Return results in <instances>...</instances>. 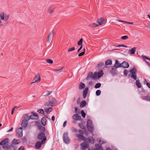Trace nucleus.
<instances>
[{
	"label": "nucleus",
	"mask_w": 150,
	"mask_h": 150,
	"mask_svg": "<svg viewBox=\"0 0 150 150\" xmlns=\"http://www.w3.org/2000/svg\"><path fill=\"white\" fill-rule=\"evenodd\" d=\"M8 139L5 138L4 140L1 141L0 143V145L3 146V148L6 150H8L10 149V147L8 145Z\"/></svg>",
	"instance_id": "nucleus-1"
},
{
	"label": "nucleus",
	"mask_w": 150,
	"mask_h": 150,
	"mask_svg": "<svg viewBox=\"0 0 150 150\" xmlns=\"http://www.w3.org/2000/svg\"><path fill=\"white\" fill-rule=\"evenodd\" d=\"M0 17L1 20L6 22V24L8 23V21L10 18V16L8 14L2 12L0 13Z\"/></svg>",
	"instance_id": "nucleus-2"
},
{
	"label": "nucleus",
	"mask_w": 150,
	"mask_h": 150,
	"mask_svg": "<svg viewBox=\"0 0 150 150\" xmlns=\"http://www.w3.org/2000/svg\"><path fill=\"white\" fill-rule=\"evenodd\" d=\"M87 127L88 131L91 133H92L94 131V126L92 123V121L88 120L87 121Z\"/></svg>",
	"instance_id": "nucleus-3"
},
{
	"label": "nucleus",
	"mask_w": 150,
	"mask_h": 150,
	"mask_svg": "<svg viewBox=\"0 0 150 150\" xmlns=\"http://www.w3.org/2000/svg\"><path fill=\"white\" fill-rule=\"evenodd\" d=\"M56 101L55 99L53 98H52L49 99L48 101L45 103V105L54 106L56 105Z\"/></svg>",
	"instance_id": "nucleus-4"
},
{
	"label": "nucleus",
	"mask_w": 150,
	"mask_h": 150,
	"mask_svg": "<svg viewBox=\"0 0 150 150\" xmlns=\"http://www.w3.org/2000/svg\"><path fill=\"white\" fill-rule=\"evenodd\" d=\"M130 72L131 74V77L135 80H136L137 76L136 74L137 70L135 68H133L130 71Z\"/></svg>",
	"instance_id": "nucleus-5"
},
{
	"label": "nucleus",
	"mask_w": 150,
	"mask_h": 150,
	"mask_svg": "<svg viewBox=\"0 0 150 150\" xmlns=\"http://www.w3.org/2000/svg\"><path fill=\"white\" fill-rule=\"evenodd\" d=\"M63 140L66 144L69 143L70 139L68 137V132H65L64 133L63 136Z\"/></svg>",
	"instance_id": "nucleus-6"
},
{
	"label": "nucleus",
	"mask_w": 150,
	"mask_h": 150,
	"mask_svg": "<svg viewBox=\"0 0 150 150\" xmlns=\"http://www.w3.org/2000/svg\"><path fill=\"white\" fill-rule=\"evenodd\" d=\"M80 146L81 149L82 150H84L89 148V145L87 142H83L80 144Z\"/></svg>",
	"instance_id": "nucleus-7"
},
{
	"label": "nucleus",
	"mask_w": 150,
	"mask_h": 150,
	"mask_svg": "<svg viewBox=\"0 0 150 150\" xmlns=\"http://www.w3.org/2000/svg\"><path fill=\"white\" fill-rule=\"evenodd\" d=\"M54 34V30H52L50 33L48 35L47 40V42L48 43L50 42L51 39L53 37Z\"/></svg>",
	"instance_id": "nucleus-8"
},
{
	"label": "nucleus",
	"mask_w": 150,
	"mask_h": 150,
	"mask_svg": "<svg viewBox=\"0 0 150 150\" xmlns=\"http://www.w3.org/2000/svg\"><path fill=\"white\" fill-rule=\"evenodd\" d=\"M40 76L38 73L36 75L35 77L32 80V82L31 83V84L36 82H39L40 81Z\"/></svg>",
	"instance_id": "nucleus-9"
},
{
	"label": "nucleus",
	"mask_w": 150,
	"mask_h": 150,
	"mask_svg": "<svg viewBox=\"0 0 150 150\" xmlns=\"http://www.w3.org/2000/svg\"><path fill=\"white\" fill-rule=\"evenodd\" d=\"M76 136L79 139L84 141H86V139L85 137L83 135L79 134H76Z\"/></svg>",
	"instance_id": "nucleus-10"
},
{
	"label": "nucleus",
	"mask_w": 150,
	"mask_h": 150,
	"mask_svg": "<svg viewBox=\"0 0 150 150\" xmlns=\"http://www.w3.org/2000/svg\"><path fill=\"white\" fill-rule=\"evenodd\" d=\"M16 133L18 134L19 137H21L23 136L22 128L20 127L16 131Z\"/></svg>",
	"instance_id": "nucleus-11"
},
{
	"label": "nucleus",
	"mask_w": 150,
	"mask_h": 150,
	"mask_svg": "<svg viewBox=\"0 0 150 150\" xmlns=\"http://www.w3.org/2000/svg\"><path fill=\"white\" fill-rule=\"evenodd\" d=\"M47 12L49 13L52 14L54 12V8L52 6H50L48 8Z\"/></svg>",
	"instance_id": "nucleus-12"
},
{
	"label": "nucleus",
	"mask_w": 150,
	"mask_h": 150,
	"mask_svg": "<svg viewBox=\"0 0 150 150\" xmlns=\"http://www.w3.org/2000/svg\"><path fill=\"white\" fill-rule=\"evenodd\" d=\"M129 67V64L127 62H126L125 61H123L121 63V67H122L123 68H128Z\"/></svg>",
	"instance_id": "nucleus-13"
},
{
	"label": "nucleus",
	"mask_w": 150,
	"mask_h": 150,
	"mask_svg": "<svg viewBox=\"0 0 150 150\" xmlns=\"http://www.w3.org/2000/svg\"><path fill=\"white\" fill-rule=\"evenodd\" d=\"M81 118V117L79 115L77 114H74L72 116L73 119L76 120H80Z\"/></svg>",
	"instance_id": "nucleus-14"
},
{
	"label": "nucleus",
	"mask_w": 150,
	"mask_h": 150,
	"mask_svg": "<svg viewBox=\"0 0 150 150\" xmlns=\"http://www.w3.org/2000/svg\"><path fill=\"white\" fill-rule=\"evenodd\" d=\"M121 64L119 63V62L118 60H116L115 61V63L114 65V67L116 69L121 67Z\"/></svg>",
	"instance_id": "nucleus-15"
},
{
	"label": "nucleus",
	"mask_w": 150,
	"mask_h": 150,
	"mask_svg": "<svg viewBox=\"0 0 150 150\" xmlns=\"http://www.w3.org/2000/svg\"><path fill=\"white\" fill-rule=\"evenodd\" d=\"M20 142L19 140H17L16 139H14L12 141V144H11V146L13 147V144H18L20 143Z\"/></svg>",
	"instance_id": "nucleus-16"
},
{
	"label": "nucleus",
	"mask_w": 150,
	"mask_h": 150,
	"mask_svg": "<svg viewBox=\"0 0 150 150\" xmlns=\"http://www.w3.org/2000/svg\"><path fill=\"white\" fill-rule=\"evenodd\" d=\"M45 137V134L43 132H40L38 134V138L39 140H41Z\"/></svg>",
	"instance_id": "nucleus-17"
},
{
	"label": "nucleus",
	"mask_w": 150,
	"mask_h": 150,
	"mask_svg": "<svg viewBox=\"0 0 150 150\" xmlns=\"http://www.w3.org/2000/svg\"><path fill=\"white\" fill-rule=\"evenodd\" d=\"M88 91V87H86L83 91V96L84 98H86Z\"/></svg>",
	"instance_id": "nucleus-18"
},
{
	"label": "nucleus",
	"mask_w": 150,
	"mask_h": 150,
	"mask_svg": "<svg viewBox=\"0 0 150 150\" xmlns=\"http://www.w3.org/2000/svg\"><path fill=\"white\" fill-rule=\"evenodd\" d=\"M28 122L27 121L23 120L21 123V126L23 127H26L28 125Z\"/></svg>",
	"instance_id": "nucleus-19"
},
{
	"label": "nucleus",
	"mask_w": 150,
	"mask_h": 150,
	"mask_svg": "<svg viewBox=\"0 0 150 150\" xmlns=\"http://www.w3.org/2000/svg\"><path fill=\"white\" fill-rule=\"evenodd\" d=\"M30 118L32 119H38L39 116L37 114L35 113L30 115Z\"/></svg>",
	"instance_id": "nucleus-20"
},
{
	"label": "nucleus",
	"mask_w": 150,
	"mask_h": 150,
	"mask_svg": "<svg viewBox=\"0 0 150 150\" xmlns=\"http://www.w3.org/2000/svg\"><path fill=\"white\" fill-rule=\"evenodd\" d=\"M104 21V19L103 18H101L98 20L97 21V23L98 25H101L103 24V22Z\"/></svg>",
	"instance_id": "nucleus-21"
},
{
	"label": "nucleus",
	"mask_w": 150,
	"mask_h": 150,
	"mask_svg": "<svg viewBox=\"0 0 150 150\" xmlns=\"http://www.w3.org/2000/svg\"><path fill=\"white\" fill-rule=\"evenodd\" d=\"M110 73L112 76L116 75L117 74V70L116 68L112 67V70L110 71Z\"/></svg>",
	"instance_id": "nucleus-22"
},
{
	"label": "nucleus",
	"mask_w": 150,
	"mask_h": 150,
	"mask_svg": "<svg viewBox=\"0 0 150 150\" xmlns=\"http://www.w3.org/2000/svg\"><path fill=\"white\" fill-rule=\"evenodd\" d=\"M35 147L37 149H40L42 146V144L40 141L37 142L35 144Z\"/></svg>",
	"instance_id": "nucleus-23"
},
{
	"label": "nucleus",
	"mask_w": 150,
	"mask_h": 150,
	"mask_svg": "<svg viewBox=\"0 0 150 150\" xmlns=\"http://www.w3.org/2000/svg\"><path fill=\"white\" fill-rule=\"evenodd\" d=\"M142 99L148 101H150V96L148 95L141 97Z\"/></svg>",
	"instance_id": "nucleus-24"
},
{
	"label": "nucleus",
	"mask_w": 150,
	"mask_h": 150,
	"mask_svg": "<svg viewBox=\"0 0 150 150\" xmlns=\"http://www.w3.org/2000/svg\"><path fill=\"white\" fill-rule=\"evenodd\" d=\"M85 85L82 82H80L79 86V88L80 90H81L85 88Z\"/></svg>",
	"instance_id": "nucleus-25"
},
{
	"label": "nucleus",
	"mask_w": 150,
	"mask_h": 150,
	"mask_svg": "<svg viewBox=\"0 0 150 150\" xmlns=\"http://www.w3.org/2000/svg\"><path fill=\"white\" fill-rule=\"evenodd\" d=\"M136 49V47H134L129 51V53L131 54H134L135 52Z\"/></svg>",
	"instance_id": "nucleus-26"
},
{
	"label": "nucleus",
	"mask_w": 150,
	"mask_h": 150,
	"mask_svg": "<svg viewBox=\"0 0 150 150\" xmlns=\"http://www.w3.org/2000/svg\"><path fill=\"white\" fill-rule=\"evenodd\" d=\"M46 119L45 117H42L41 120V124L43 126H45L46 123Z\"/></svg>",
	"instance_id": "nucleus-27"
},
{
	"label": "nucleus",
	"mask_w": 150,
	"mask_h": 150,
	"mask_svg": "<svg viewBox=\"0 0 150 150\" xmlns=\"http://www.w3.org/2000/svg\"><path fill=\"white\" fill-rule=\"evenodd\" d=\"M93 75V73L91 71L89 72L87 75V77L86 78V80H88L90 78L92 77V78Z\"/></svg>",
	"instance_id": "nucleus-28"
},
{
	"label": "nucleus",
	"mask_w": 150,
	"mask_h": 150,
	"mask_svg": "<svg viewBox=\"0 0 150 150\" xmlns=\"http://www.w3.org/2000/svg\"><path fill=\"white\" fill-rule=\"evenodd\" d=\"M45 111L48 114H49L52 110V107L49 108H45L44 109Z\"/></svg>",
	"instance_id": "nucleus-29"
},
{
	"label": "nucleus",
	"mask_w": 150,
	"mask_h": 150,
	"mask_svg": "<svg viewBox=\"0 0 150 150\" xmlns=\"http://www.w3.org/2000/svg\"><path fill=\"white\" fill-rule=\"evenodd\" d=\"M88 142L91 143L93 144L94 142V139L92 137H90L87 139Z\"/></svg>",
	"instance_id": "nucleus-30"
},
{
	"label": "nucleus",
	"mask_w": 150,
	"mask_h": 150,
	"mask_svg": "<svg viewBox=\"0 0 150 150\" xmlns=\"http://www.w3.org/2000/svg\"><path fill=\"white\" fill-rule=\"evenodd\" d=\"M97 74L98 75V77L100 78L103 75L104 73L103 70H100Z\"/></svg>",
	"instance_id": "nucleus-31"
},
{
	"label": "nucleus",
	"mask_w": 150,
	"mask_h": 150,
	"mask_svg": "<svg viewBox=\"0 0 150 150\" xmlns=\"http://www.w3.org/2000/svg\"><path fill=\"white\" fill-rule=\"evenodd\" d=\"M95 147L96 149L98 150H103L102 146L98 144H96L95 145Z\"/></svg>",
	"instance_id": "nucleus-32"
},
{
	"label": "nucleus",
	"mask_w": 150,
	"mask_h": 150,
	"mask_svg": "<svg viewBox=\"0 0 150 150\" xmlns=\"http://www.w3.org/2000/svg\"><path fill=\"white\" fill-rule=\"evenodd\" d=\"M86 105V103L85 100L82 101L80 104L81 107H85Z\"/></svg>",
	"instance_id": "nucleus-33"
},
{
	"label": "nucleus",
	"mask_w": 150,
	"mask_h": 150,
	"mask_svg": "<svg viewBox=\"0 0 150 150\" xmlns=\"http://www.w3.org/2000/svg\"><path fill=\"white\" fill-rule=\"evenodd\" d=\"M112 64V61L109 59L107 60L105 62V65H111Z\"/></svg>",
	"instance_id": "nucleus-34"
},
{
	"label": "nucleus",
	"mask_w": 150,
	"mask_h": 150,
	"mask_svg": "<svg viewBox=\"0 0 150 150\" xmlns=\"http://www.w3.org/2000/svg\"><path fill=\"white\" fill-rule=\"evenodd\" d=\"M136 84L137 87L138 88H140L141 87V84L140 83L139 81V80H137L136 82Z\"/></svg>",
	"instance_id": "nucleus-35"
},
{
	"label": "nucleus",
	"mask_w": 150,
	"mask_h": 150,
	"mask_svg": "<svg viewBox=\"0 0 150 150\" xmlns=\"http://www.w3.org/2000/svg\"><path fill=\"white\" fill-rule=\"evenodd\" d=\"M104 64L103 62H101L99 64H98L96 66V68L98 69H99L102 66H103Z\"/></svg>",
	"instance_id": "nucleus-36"
},
{
	"label": "nucleus",
	"mask_w": 150,
	"mask_h": 150,
	"mask_svg": "<svg viewBox=\"0 0 150 150\" xmlns=\"http://www.w3.org/2000/svg\"><path fill=\"white\" fill-rule=\"evenodd\" d=\"M78 125L81 129L83 130L85 129L86 128L82 123H79L78 124Z\"/></svg>",
	"instance_id": "nucleus-37"
},
{
	"label": "nucleus",
	"mask_w": 150,
	"mask_h": 150,
	"mask_svg": "<svg viewBox=\"0 0 150 150\" xmlns=\"http://www.w3.org/2000/svg\"><path fill=\"white\" fill-rule=\"evenodd\" d=\"M98 25L96 24L95 23H93L89 25V26L91 28H94L97 27Z\"/></svg>",
	"instance_id": "nucleus-38"
},
{
	"label": "nucleus",
	"mask_w": 150,
	"mask_h": 150,
	"mask_svg": "<svg viewBox=\"0 0 150 150\" xmlns=\"http://www.w3.org/2000/svg\"><path fill=\"white\" fill-rule=\"evenodd\" d=\"M30 119H31L30 116H29L27 115L25 117L24 119L23 120H25V121H27L28 122V121Z\"/></svg>",
	"instance_id": "nucleus-39"
},
{
	"label": "nucleus",
	"mask_w": 150,
	"mask_h": 150,
	"mask_svg": "<svg viewBox=\"0 0 150 150\" xmlns=\"http://www.w3.org/2000/svg\"><path fill=\"white\" fill-rule=\"evenodd\" d=\"M83 38H81L78 42V45L79 46L82 45Z\"/></svg>",
	"instance_id": "nucleus-40"
},
{
	"label": "nucleus",
	"mask_w": 150,
	"mask_h": 150,
	"mask_svg": "<svg viewBox=\"0 0 150 150\" xmlns=\"http://www.w3.org/2000/svg\"><path fill=\"white\" fill-rule=\"evenodd\" d=\"M64 69V67H62L61 69H55L53 70V71L55 72H58L59 73L61 72V71Z\"/></svg>",
	"instance_id": "nucleus-41"
},
{
	"label": "nucleus",
	"mask_w": 150,
	"mask_h": 150,
	"mask_svg": "<svg viewBox=\"0 0 150 150\" xmlns=\"http://www.w3.org/2000/svg\"><path fill=\"white\" fill-rule=\"evenodd\" d=\"M116 20L119 22H124L126 23L130 24H133V23L132 22H128L125 21L120 20L119 19H117Z\"/></svg>",
	"instance_id": "nucleus-42"
},
{
	"label": "nucleus",
	"mask_w": 150,
	"mask_h": 150,
	"mask_svg": "<svg viewBox=\"0 0 150 150\" xmlns=\"http://www.w3.org/2000/svg\"><path fill=\"white\" fill-rule=\"evenodd\" d=\"M37 112L40 114H44V111L42 109H40L37 110Z\"/></svg>",
	"instance_id": "nucleus-43"
},
{
	"label": "nucleus",
	"mask_w": 150,
	"mask_h": 150,
	"mask_svg": "<svg viewBox=\"0 0 150 150\" xmlns=\"http://www.w3.org/2000/svg\"><path fill=\"white\" fill-rule=\"evenodd\" d=\"M98 77V75L97 74V73L96 72L93 75V76L92 78L94 79H96L97 78V77Z\"/></svg>",
	"instance_id": "nucleus-44"
},
{
	"label": "nucleus",
	"mask_w": 150,
	"mask_h": 150,
	"mask_svg": "<svg viewBox=\"0 0 150 150\" xmlns=\"http://www.w3.org/2000/svg\"><path fill=\"white\" fill-rule=\"evenodd\" d=\"M101 86V84L100 83H98L95 85L94 87L96 88H100Z\"/></svg>",
	"instance_id": "nucleus-45"
},
{
	"label": "nucleus",
	"mask_w": 150,
	"mask_h": 150,
	"mask_svg": "<svg viewBox=\"0 0 150 150\" xmlns=\"http://www.w3.org/2000/svg\"><path fill=\"white\" fill-rule=\"evenodd\" d=\"M46 62L47 63H49L50 64H52L53 63V60L51 59H47L46 60Z\"/></svg>",
	"instance_id": "nucleus-46"
},
{
	"label": "nucleus",
	"mask_w": 150,
	"mask_h": 150,
	"mask_svg": "<svg viewBox=\"0 0 150 150\" xmlns=\"http://www.w3.org/2000/svg\"><path fill=\"white\" fill-rule=\"evenodd\" d=\"M81 113L82 116L83 117L85 118L86 117V114L84 112L83 110H82L81 111Z\"/></svg>",
	"instance_id": "nucleus-47"
},
{
	"label": "nucleus",
	"mask_w": 150,
	"mask_h": 150,
	"mask_svg": "<svg viewBox=\"0 0 150 150\" xmlns=\"http://www.w3.org/2000/svg\"><path fill=\"white\" fill-rule=\"evenodd\" d=\"M101 93V91L100 90H97L96 92V94L97 96H99L100 95Z\"/></svg>",
	"instance_id": "nucleus-48"
},
{
	"label": "nucleus",
	"mask_w": 150,
	"mask_h": 150,
	"mask_svg": "<svg viewBox=\"0 0 150 150\" xmlns=\"http://www.w3.org/2000/svg\"><path fill=\"white\" fill-rule=\"evenodd\" d=\"M128 73V71L127 69H125L124 71V74L125 76H127Z\"/></svg>",
	"instance_id": "nucleus-49"
},
{
	"label": "nucleus",
	"mask_w": 150,
	"mask_h": 150,
	"mask_svg": "<svg viewBox=\"0 0 150 150\" xmlns=\"http://www.w3.org/2000/svg\"><path fill=\"white\" fill-rule=\"evenodd\" d=\"M75 47H72L71 48H69L68 50V52H70L71 51H74L75 50Z\"/></svg>",
	"instance_id": "nucleus-50"
},
{
	"label": "nucleus",
	"mask_w": 150,
	"mask_h": 150,
	"mask_svg": "<svg viewBox=\"0 0 150 150\" xmlns=\"http://www.w3.org/2000/svg\"><path fill=\"white\" fill-rule=\"evenodd\" d=\"M128 37L127 35H125L121 37V38L122 40H126L128 38Z\"/></svg>",
	"instance_id": "nucleus-51"
},
{
	"label": "nucleus",
	"mask_w": 150,
	"mask_h": 150,
	"mask_svg": "<svg viewBox=\"0 0 150 150\" xmlns=\"http://www.w3.org/2000/svg\"><path fill=\"white\" fill-rule=\"evenodd\" d=\"M142 57L144 59H148L150 61V58L146 56L142 55Z\"/></svg>",
	"instance_id": "nucleus-52"
},
{
	"label": "nucleus",
	"mask_w": 150,
	"mask_h": 150,
	"mask_svg": "<svg viewBox=\"0 0 150 150\" xmlns=\"http://www.w3.org/2000/svg\"><path fill=\"white\" fill-rule=\"evenodd\" d=\"M71 130H72V132H77V129H76L74 128H71Z\"/></svg>",
	"instance_id": "nucleus-53"
},
{
	"label": "nucleus",
	"mask_w": 150,
	"mask_h": 150,
	"mask_svg": "<svg viewBox=\"0 0 150 150\" xmlns=\"http://www.w3.org/2000/svg\"><path fill=\"white\" fill-rule=\"evenodd\" d=\"M52 91H47V94L44 95L45 96H48L49 95H50L52 93Z\"/></svg>",
	"instance_id": "nucleus-54"
},
{
	"label": "nucleus",
	"mask_w": 150,
	"mask_h": 150,
	"mask_svg": "<svg viewBox=\"0 0 150 150\" xmlns=\"http://www.w3.org/2000/svg\"><path fill=\"white\" fill-rule=\"evenodd\" d=\"M84 52H81L80 53L78 54V56L79 57H81L84 54Z\"/></svg>",
	"instance_id": "nucleus-55"
},
{
	"label": "nucleus",
	"mask_w": 150,
	"mask_h": 150,
	"mask_svg": "<svg viewBox=\"0 0 150 150\" xmlns=\"http://www.w3.org/2000/svg\"><path fill=\"white\" fill-rule=\"evenodd\" d=\"M46 138H44L42 141L41 142V143L42 144H44L45 141H46Z\"/></svg>",
	"instance_id": "nucleus-56"
},
{
	"label": "nucleus",
	"mask_w": 150,
	"mask_h": 150,
	"mask_svg": "<svg viewBox=\"0 0 150 150\" xmlns=\"http://www.w3.org/2000/svg\"><path fill=\"white\" fill-rule=\"evenodd\" d=\"M117 47H127V46L124 44H122V45H118L117 46Z\"/></svg>",
	"instance_id": "nucleus-57"
},
{
	"label": "nucleus",
	"mask_w": 150,
	"mask_h": 150,
	"mask_svg": "<svg viewBox=\"0 0 150 150\" xmlns=\"http://www.w3.org/2000/svg\"><path fill=\"white\" fill-rule=\"evenodd\" d=\"M78 132L81 134H83V132L82 130L79 129L78 130Z\"/></svg>",
	"instance_id": "nucleus-58"
},
{
	"label": "nucleus",
	"mask_w": 150,
	"mask_h": 150,
	"mask_svg": "<svg viewBox=\"0 0 150 150\" xmlns=\"http://www.w3.org/2000/svg\"><path fill=\"white\" fill-rule=\"evenodd\" d=\"M146 27L148 29H150V23L147 24Z\"/></svg>",
	"instance_id": "nucleus-59"
},
{
	"label": "nucleus",
	"mask_w": 150,
	"mask_h": 150,
	"mask_svg": "<svg viewBox=\"0 0 150 150\" xmlns=\"http://www.w3.org/2000/svg\"><path fill=\"white\" fill-rule=\"evenodd\" d=\"M19 150H24V147L23 146H21L19 149Z\"/></svg>",
	"instance_id": "nucleus-60"
},
{
	"label": "nucleus",
	"mask_w": 150,
	"mask_h": 150,
	"mask_svg": "<svg viewBox=\"0 0 150 150\" xmlns=\"http://www.w3.org/2000/svg\"><path fill=\"white\" fill-rule=\"evenodd\" d=\"M82 47H83V46L82 45H81V46L80 47V48L78 49V50H77V52H79V51H80V50L82 49Z\"/></svg>",
	"instance_id": "nucleus-61"
},
{
	"label": "nucleus",
	"mask_w": 150,
	"mask_h": 150,
	"mask_svg": "<svg viewBox=\"0 0 150 150\" xmlns=\"http://www.w3.org/2000/svg\"><path fill=\"white\" fill-rule=\"evenodd\" d=\"M67 124V122L66 121H64L63 123V126L64 127H65L66 125Z\"/></svg>",
	"instance_id": "nucleus-62"
},
{
	"label": "nucleus",
	"mask_w": 150,
	"mask_h": 150,
	"mask_svg": "<svg viewBox=\"0 0 150 150\" xmlns=\"http://www.w3.org/2000/svg\"><path fill=\"white\" fill-rule=\"evenodd\" d=\"M147 86H148V87L150 88V83L149 82H147L146 83Z\"/></svg>",
	"instance_id": "nucleus-63"
},
{
	"label": "nucleus",
	"mask_w": 150,
	"mask_h": 150,
	"mask_svg": "<svg viewBox=\"0 0 150 150\" xmlns=\"http://www.w3.org/2000/svg\"><path fill=\"white\" fill-rule=\"evenodd\" d=\"M55 117L54 116H52V120L53 121H54L55 120Z\"/></svg>",
	"instance_id": "nucleus-64"
}]
</instances>
